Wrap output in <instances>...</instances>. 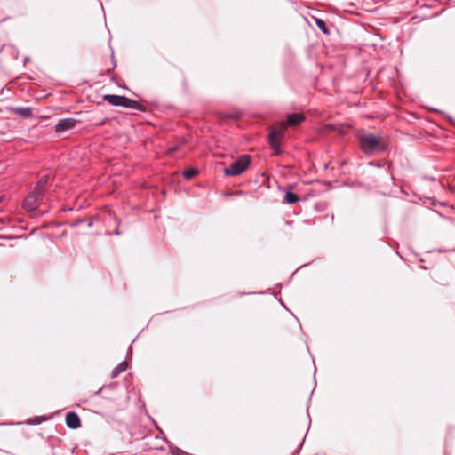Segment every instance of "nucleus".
Here are the masks:
<instances>
[{
  "label": "nucleus",
  "instance_id": "nucleus-12",
  "mask_svg": "<svg viewBox=\"0 0 455 455\" xmlns=\"http://www.w3.org/2000/svg\"><path fill=\"white\" fill-rule=\"evenodd\" d=\"M13 112L15 114H18V115L23 116V117H28L32 114L30 108H22V107L15 108L13 109Z\"/></svg>",
  "mask_w": 455,
  "mask_h": 455
},
{
  "label": "nucleus",
  "instance_id": "nucleus-8",
  "mask_svg": "<svg viewBox=\"0 0 455 455\" xmlns=\"http://www.w3.org/2000/svg\"><path fill=\"white\" fill-rule=\"evenodd\" d=\"M103 99L109 104L113 106H120L123 107L124 105V100H126V97L114 95V94H106Z\"/></svg>",
  "mask_w": 455,
  "mask_h": 455
},
{
  "label": "nucleus",
  "instance_id": "nucleus-9",
  "mask_svg": "<svg viewBox=\"0 0 455 455\" xmlns=\"http://www.w3.org/2000/svg\"><path fill=\"white\" fill-rule=\"evenodd\" d=\"M305 120V116L301 113H292L287 116V124L290 126H295L299 124Z\"/></svg>",
  "mask_w": 455,
  "mask_h": 455
},
{
  "label": "nucleus",
  "instance_id": "nucleus-14",
  "mask_svg": "<svg viewBox=\"0 0 455 455\" xmlns=\"http://www.w3.org/2000/svg\"><path fill=\"white\" fill-rule=\"evenodd\" d=\"M315 24L317 26V28L324 34L328 35L329 34V29L327 28V25L325 23V21L323 20H321V19H317L315 20Z\"/></svg>",
  "mask_w": 455,
  "mask_h": 455
},
{
  "label": "nucleus",
  "instance_id": "nucleus-11",
  "mask_svg": "<svg viewBox=\"0 0 455 455\" xmlns=\"http://www.w3.org/2000/svg\"><path fill=\"white\" fill-rule=\"evenodd\" d=\"M123 107L137 110L142 109V105L140 103L129 98H126V100H124V105H123Z\"/></svg>",
  "mask_w": 455,
  "mask_h": 455
},
{
  "label": "nucleus",
  "instance_id": "nucleus-7",
  "mask_svg": "<svg viewBox=\"0 0 455 455\" xmlns=\"http://www.w3.org/2000/svg\"><path fill=\"white\" fill-rule=\"evenodd\" d=\"M65 421H66V425L70 429H77L81 426L80 418L74 411H70V412L67 413Z\"/></svg>",
  "mask_w": 455,
  "mask_h": 455
},
{
  "label": "nucleus",
  "instance_id": "nucleus-18",
  "mask_svg": "<svg viewBox=\"0 0 455 455\" xmlns=\"http://www.w3.org/2000/svg\"><path fill=\"white\" fill-rule=\"evenodd\" d=\"M176 150H177V148H170V151H171V152H174V151H176Z\"/></svg>",
  "mask_w": 455,
  "mask_h": 455
},
{
  "label": "nucleus",
  "instance_id": "nucleus-10",
  "mask_svg": "<svg viewBox=\"0 0 455 455\" xmlns=\"http://www.w3.org/2000/svg\"><path fill=\"white\" fill-rule=\"evenodd\" d=\"M128 367V363L126 361L120 363L112 371L111 377L116 378L119 374L125 371Z\"/></svg>",
  "mask_w": 455,
  "mask_h": 455
},
{
  "label": "nucleus",
  "instance_id": "nucleus-1",
  "mask_svg": "<svg viewBox=\"0 0 455 455\" xmlns=\"http://www.w3.org/2000/svg\"><path fill=\"white\" fill-rule=\"evenodd\" d=\"M361 149L363 153L371 155L379 151H383L385 148L381 144V139L374 134H362L358 137Z\"/></svg>",
  "mask_w": 455,
  "mask_h": 455
},
{
  "label": "nucleus",
  "instance_id": "nucleus-4",
  "mask_svg": "<svg viewBox=\"0 0 455 455\" xmlns=\"http://www.w3.org/2000/svg\"><path fill=\"white\" fill-rule=\"evenodd\" d=\"M78 123L79 121L75 118L60 119L54 127L55 132L58 134H61L67 131L72 130L76 127V125Z\"/></svg>",
  "mask_w": 455,
  "mask_h": 455
},
{
  "label": "nucleus",
  "instance_id": "nucleus-2",
  "mask_svg": "<svg viewBox=\"0 0 455 455\" xmlns=\"http://www.w3.org/2000/svg\"><path fill=\"white\" fill-rule=\"evenodd\" d=\"M250 164V156L247 155L242 156L239 159L234 161L228 167L224 169V173L227 176H237L243 173Z\"/></svg>",
  "mask_w": 455,
  "mask_h": 455
},
{
  "label": "nucleus",
  "instance_id": "nucleus-15",
  "mask_svg": "<svg viewBox=\"0 0 455 455\" xmlns=\"http://www.w3.org/2000/svg\"><path fill=\"white\" fill-rule=\"evenodd\" d=\"M196 173H197V170L196 169L190 168V169L185 170L183 172V176L185 178H187V179H191L194 176H196Z\"/></svg>",
  "mask_w": 455,
  "mask_h": 455
},
{
  "label": "nucleus",
  "instance_id": "nucleus-3",
  "mask_svg": "<svg viewBox=\"0 0 455 455\" xmlns=\"http://www.w3.org/2000/svg\"><path fill=\"white\" fill-rule=\"evenodd\" d=\"M44 196H39L32 190L23 202V208L28 212L36 210L43 200Z\"/></svg>",
  "mask_w": 455,
  "mask_h": 455
},
{
  "label": "nucleus",
  "instance_id": "nucleus-16",
  "mask_svg": "<svg viewBox=\"0 0 455 455\" xmlns=\"http://www.w3.org/2000/svg\"><path fill=\"white\" fill-rule=\"evenodd\" d=\"M171 454L172 455H189L188 453L185 452L184 451H182L181 449L177 448V447L172 448Z\"/></svg>",
  "mask_w": 455,
  "mask_h": 455
},
{
  "label": "nucleus",
  "instance_id": "nucleus-5",
  "mask_svg": "<svg viewBox=\"0 0 455 455\" xmlns=\"http://www.w3.org/2000/svg\"><path fill=\"white\" fill-rule=\"evenodd\" d=\"M283 137V130H273L269 133V145L272 149L275 150V153L276 155L281 153L280 148V140Z\"/></svg>",
  "mask_w": 455,
  "mask_h": 455
},
{
  "label": "nucleus",
  "instance_id": "nucleus-6",
  "mask_svg": "<svg viewBox=\"0 0 455 455\" xmlns=\"http://www.w3.org/2000/svg\"><path fill=\"white\" fill-rule=\"evenodd\" d=\"M48 185H49V176L43 175L36 182L33 190L35 191V193H37L39 196H44Z\"/></svg>",
  "mask_w": 455,
  "mask_h": 455
},
{
  "label": "nucleus",
  "instance_id": "nucleus-13",
  "mask_svg": "<svg viewBox=\"0 0 455 455\" xmlns=\"http://www.w3.org/2000/svg\"><path fill=\"white\" fill-rule=\"evenodd\" d=\"M299 200V197L296 194H294L291 191L286 192V194H285L286 203L291 204L297 203Z\"/></svg>",
  "mask_w": 455,
  "mask_h": 455
},
{
  "label": "nucleus",
  "instance_id": "nucleus-17",
  "mask_svg": "<svg viewBox=\"0 0 455 455\" xmlns=\"http://www.w3.org/2000/svg\"><path fill=\"white\" fill-rule=\"evenodd\" d=\"M114 234H115L116 235H120V231H119V229H118V228H116V229H115V231H114Z\"/></svg>",
  "mask_w": 455,
  "mask_h": 455
},
{
  "label": "nucleus",
  "instance_id": "nucleus-19",
  "mask_svg": "<svg viewBox=\"0 0 455 455\" xmlns=\"http://www.w3.org/2000/svg\"><path fill=\"white\" fill-rule=\"evenodd\" d=\"M2 201V197H0V202Z\"/></svg>",
  "mask_w": 455,
  "mask_h": 455
}]
</instances>
